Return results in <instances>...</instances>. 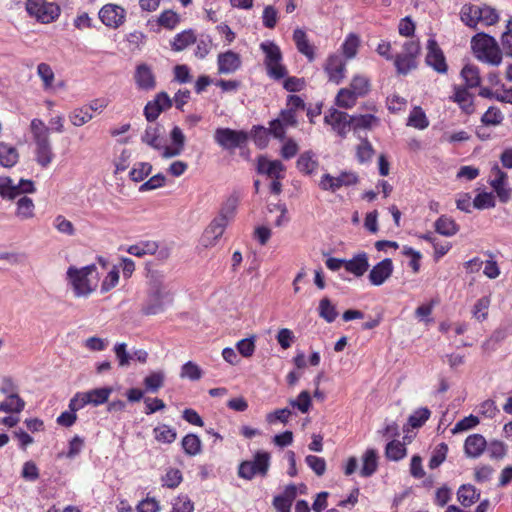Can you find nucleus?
I'll return each instance as SVG.
<instances>
[{
  "instance_id": "f257e3e1",
  "label": "nucleus",
  "mask_w": 512,
  "mask_h": 512,
  "mask_svg": "<svg viewBox=\"0 0 512 512\" xmlns=\"http://www.w3.org/2000/svg\"><path fill=\"white\" fill-rule=\"evenodd\" d=\"M460 20L464 25L471 29H477L479 24L483 26H493L500 20L498 11L487 5H475L466 3L461 7Z\"/></svg>"
},
{
  "instance_id": "f03ea898",
  "label": "nucleus",
  "mask_w": 512,
  "mask_h": 512,
  "mask_svg": "<svg viewBox=\"0 0 512 512\" xmlns=\"http://www.w3.org/2000/svg\"><path fill=\"white\" fill-rule=\"evenodd\" d=\"M471 49L474 56L481 62L498 66L502 62V51L496 39L484 32L471 38Z\"/></svg>"
},
{
  "instance_id": "7ed1b4c3",
  "label": "nucleus",
  "mask_w": 512,
  "mask_h": 512,
  "mask_svg": "<svg viewBox=\"0 0 512 512\" xmlns=\"http://www.w3.org/2000/svg\"><path fill=\"white\" fill-rule=\"evenodd\" d=\"M94 272H96V266L93 264L80 269L75 267H70L68 269L67 276L73 286L76 296L85 297L95 290L97 286V278L96 276H93Z\"/></svg>"
},
{
  "instance_id": "20e7f679",
  "label": "nucleus",
  "mask_w": 512,
  "mask_h": 512,
  "mask_svg": "<svg viewBox=\"0 0 512 512\" xmlns=\"http://www.w3.org/2000/svg\"><path fill=\"white\" fill-rule=\"evenodd\" d=\"M161 275L154 276L150 282L149 302L143 307L146 316H155L164 310V300L170 299L171 293L163 282Z\"/></svg>"
},
{
  "instance_id": "39448f33",
  "label": "nucleus",
  "mask_w": 512,
  "mask_h": 512,
  "mask_svg": "<svg viewBox=\"0 0 512 512\" xmlns=\"http://www.w3.org/2000/svg\"><path fill=\"white\" fill-rule=\"evenodd\" d=\"M271 455L266 451H257L253 460H246L238 467V476L245 480H252L255 476L265 477L269 471Z\"/></svg>"
},
{
  "instance_id": "423d86ee",
  "label": "nucleus",
  "mask_w": 512,
  "mask_h": 512,
  "mask_svg": "<svg viewBox=\"0 0 512 512\" xmlns=\"http://www.w3.org/2000/svg\"><path fill=\"white\" fill-rule=\"evenodd\" d=\"M260 48L265 53V66L270 78L280 80L287 75V69L282 65V53L274 42H263Z\"/></svg>"
},
{
  "instance_id": "0eeeda50",
  "label": "nucleus",
  "mask_w": 512,
  "mask_h": 512,
  "mask_svg": "<svg viewBox=\"0 0 512 512\" xmlns=\"http://www.w3.org/2000/svg\"><path fill=\"white\" fill-rule=\"evenodd\" d=\"M26 10L30 16L42 23H51L60 14V7L46 0H27Z\"/></svg>"
},
{
  "instance_id": "6e6552de",
  "label": "nucleus",
  "mask_w": 512,
  "mask_h": 512,
  "mask_svg": "<svg viewBox=\"0 0 512 512\" xmlns=\"http://www.w3.org/2000/svg\"><path fill=\"white\" fill-rule=\"evenodd\" d=\"M35 184L32 180L21 179L17 184L7 176H0V196L13 200L22 194L34 193Z\"/></svg>"
},
{
  "instance_id": "1a4fd4ad",
  "label": "nucleus",
  "mask_w": 512,
  "mask_h": 512,
  "mask_svg": "<svg viewBox=\"0 0 512 512\" xmlns=\"http://www.w3.org/2000/svg\"><path fill=\"white\" fill-rule=\"evenodd\" d=\"M215 142L226 150L241 148L248 141V134L243 130L217 128L214 132Z\"/></svg>"
},
{
  "instance_id": "9d476101",
  "label": "nucleus",
  "mask_w": 512,
  "mask_h": 512,
  "mask_svg": "<svg viewBox=\"0 0 512 512\" xmlns=\"http://www.w3.org/2000/svg\"><path fill=\"white\" fill-rule=\"evenodd\" d=\"M358 181V175L352 171H342L338 176L325 173L319 181V187L323 191L334 193L342 187L356 185Z\"/></svg>"
},
{
  "instance_id": "9b49d317",
  "label": "nucleus",
  "mask_w": 512,
  "mask_h": 512,
  "mask_svg": "<svg viewBox=\"0 0 512 512\" xmlns=\"http://www.w3.org/2000/svg\"><path fill=\"white\" fill-rule=\"evenodd\" d=\"M324 122L330 125L341 138H345L351 128V117L348 113L335 108L325 114Z\"/></svg>"
},
{
  "instance_id": "f8f14e48",
  "label": "nucleus",
  "mask_w": 512,
  "mask_h": 512,
  "mask_svg": "<svg viewBox=\"0 0 512 512\" xmlns=\"http://www.w3.org/2000/svg\"><path fill=\"white\" fill-rule=\"evenodd\" d=\"M99 18L105 26L116 29L125 22L126 11L119 5L106 4L99 11Z\"/></svg>"
},
{
  "instance_id": "ddd939ff",
  "label": "nucleus",
  "mask_w": 512,
  "mask_h": 512,
  "mask_svg": "<svg viewBox=\"0 0 512 512\" xmlns=\"http://www.w3.org/2000/svg\"><path fill=\"white\" fill-rule=\"evenodd\" d=\"M425 62L428 66L432 67L436 72L440 74H445L448 70L444 53L434 38H430L427 41V54Z\"/></svg>"
},
{
  "instance_id": "4468645a",
  "label": "nucleus",
  "mask_w": 512,
  "mask_h": 512,
  "mask_svg": "<svg viewBox=\"0 0 512 512\" xmlns=\"http://www.w3.org/2000/svg\"><path fill=\"white\" fill-rule=\"evenodd\" d=\"M228 223L223 218L215 217L208 227L204 230L201 243L204 247H213L222 237Z\"/></svg>"
},
{
  "instance_id": "2eb2a0df",
  "label": "nucleus",
  "mask_w": 512,
  "mask_h": 512,
  "mask_svg": "<svg viewBox=\"0 0 512 512\" xmlns=\"http://www.w3.org/2000/svg\"><path fill=\"white\" fill-rule=\"evenodd\" d=\"M324 71L329 81L339 84L345 77L346 64L340 55H330L325 63Z\"/></svg>"
},
{
  "instance_id": "dca6fc26",
  "label": "nucleus",
  "mask_w": 512,
  "mask_h": 512,
  "mask_svg": "<svg viewBox=\"0 0 512 512\" xmlns=\"http://www.w3.org/2000/svg\"><path fill=\"white\" fill-rule=\"evenodd\" d=\"M393 262L385 258L372 267L368 275L369 281L374 286L382 285L393 273Z\"/></svg>"
},
{
  "instance_id": "f3484780",
  "label": "nucleus",
  "mask_w": 512,
  "mask_h": 512,
  "mask_svg": "<svg viewBox=\"0 0 512 512\" xmlns=\"http://www.w3.org/2000/svg\"><path fill=\"white\" fill-rule=\"evenodd\" d=\"M240 55L229 50L220 53L217 58L218 73L219 74H233L241 67Z\"/></svg>"
},
{
  "instance_id": "a211bd4d",
  "label": "nucleus",
  "mask_w": 512,
  "mask_h": 512,
  "mask_svg": "<svg viewBox=\"0 0 512 512\" xmlns=\"http://www.w3.org/2000/svg\"><path fill=\"white\" fill-rule=\"evenodd\" d=\"M285 166L279 160H269L264 156L258 158L257 172L275 179H282Z\"/></svg>"
},
{
  "instance_id": "6ab92c4d",
  "label": "nucleus",
  "mask_w": 512,
  "mask_h": 512,
  "mask_svg": "<svg viewBox=\"0 0 512 512\" xmlns=\"http://www.w3.org/2000/svg\"><path fill=\"white\" fill-rule=\"evenodd\" d=\"M134 79L137 87L141 90H152L156 86V80L152 69L145 63L136 67Z\"/></svg>"
},
{
  "instance_id": "aec40b11",
  "label": "nucleus",
  "mask_w": 512,
  "mask_h": 512,
  "mask_svg": "<svg viewBox=\"0 0 512 512\" xmlns=\"http://www.w3.org/2000/svg\"><path fill=\"white\" fill-rule=\"evenodd\" d=\"M450 99L457 103L461 110L470 115L474 113V98L471 93L468 92L463 86H454V94L450 97Z\"/></svg>"
},
{
  "instance_id": "412c9836",
  "label": "nucleus",
  "mask_w": 512,
  "mask_h": 512,
  "mask_svg": "<svg viewBox=\"0 0 512 512\" xmlns=\"http://www.w3.org/2000/svg\"><path fill=\"white\" fill-rule=\"evenodd\" d=\"M35 143V161L42 168L48 167L54 159V153L50 139L36 141Z\"/></svg>"
},
{
  "instance_id": "4be33fe9",
  "label": "nucleus",
  "mask_w": 512,
  "mask_h": 512,
  "mask_svg": "<svg viewBox=\"0 0 512 512\" xmlns=\"http://www.w3.org/2000/svg\"><path fill=\"white\" fill-rule=\"evenodd\" d=\"M368 268V255L365 252H360L351 259L345 260V270L356 277L363 276Z\"/></svg>"
},
{
  "instance_id": "5701e85b",
  "label": "nucleus",
  "mask_w": 512,
  "mask_h": 512,
  "mask_svg": "<svg viewBox=\"0 0 512 512\" xmlns=\"http://www.w3.org/2000/svg\"><path fill=\"white\" fill-rule=\"evenodd\" d=\"M487 447V442L481 434L469 435L464 443V451L468 457L478 458Z\"/></svg>"
},
{
  "instance_id": "b1692460",
  "label": "nucleus",
  "mask_w": 512,
  "mask_h": 512,
  "mask_svg": "<svg viewBox=\"0 0 512 512\" xmlns=\"http://www.w3.org/2000/svg\"><path fill=\"white\" fill-rule=\"evenodd\" d=\"M141 141L155 150H161L164 142L162 137V126L159 124L147 126L141 136Z\"/></svg>"
},
{
  "instance_id": "393cba45",
  "label": "nucleus",
  "mask_w": 512,
  "mask_h": 512,
  "mask_svg": "<svg viewBox=\"0 0 512 512\" xmlns=\"http://www.w3.org/2000/svg\"><path fill=\"white\" fill-rule=\"evenodd\" d=\"M293 40L296 44L298 51L305 55L311 62L315 58L314 46L310 44L304 30L297 28L293 33Z\"/></svg>"
},
{
  "instance_id": "a878e982",
  "label": "nucleus",
  "mask_w": 512,
  "mask_h": 512,
  "mask_svg": "<svg viewBox=\"0 0 512 512\" xmlns=\"http://www.w3.org/2000/svg\"><path fill=\"white\" fill-rule=\"evenodd\" d=\"M378 468V454L373 448L367 449L362 456L360 475L364 478L372 476Z\"/></svg>"
},
{
  "instance_id": "bb28decb",
  "label": "nucleus",
  "mask_w": 512,
  "mask_h": 512,
  "mask_svg": "<svg viewBox=\"0 0 512 512\" xmlns=\"http://www.w3.org/2000/svg\"><path fill=\"white\" fill-rule=\"evenodd\" d=\"M480 498V491L471 484H463L458 488L457 499L463 507H470Z\"/></svg>"
},
{
  "instance_id": "cd10ccee",
  "label": "nucleus",
  "mask_w": 512,
  "mask_h": 512,
  "mask_svg": "<svg viewBox=\"0 0 512 512\" xmlns=\"http://www.w3.org/2000/svg\"><path fill=\"white\" fill-rule=\"evenodd\" d=\"M435 231L445 237H452L458 233L460 227L459 225L447 215H441L434 222Z\"/></svg>"
},
{
  "instance_id": "c85d7f7f",
  "label": "nucleus",
  "mask_w": 512,
  "mask_h": 512,
  "mask_svg": "<svg viewBox=\"0 0 512 512\" xmlns=\"http://www.w3.org/2000/svg\"><path fill=\"white\" fill-rule=\"evenodd\" d=\"M19 160L18 150L5 142H0V165L5 168H11Z\"/></svg>"
},
{
  "instance_id": "c756f323",
  "label": "nucleus",
  "mask_w": 512,
  "mask_h": 512,
  "mask_svg": "<svg viewBox=\"0 0 512 512\" xmlns=\"http://www.w3.org/2000/svg\"><path fill=\"white\" fill-rule=\"evenodd\" d=\"M240 201V196L238 193L234 192L223 202L220 212L218 214V218H223L226 220V223H229L237 210L238 204Z\"/></svg>"
},
{
  "instance_id": "7c9ffc66",
  "label": "nucleus",
  "mask_w": 512,
  "mask_h": 512,
  "mask_svg": "<svg viewBox=\"0 0 512 512\" xmlns=\"http://www.w3.org/2000/svg\"><path fill=\"white\" fill-rule=\"evenodd\" d=\"M461 77L465 82V88H476L480 86L481 77L479 68L472 64H466L461 70Z\"/></svg>"
},
{
  "instance_id": "2f4dec72",
  "label": "nucleus",
  "mask_w": 512,
  "mask_h": 512,
  "mask_svg": "<svg viewBox=\"0 0 512 512\" xmlns=\"http://www.w3.org/2000/svg\"><path fill=\"white\" fill-rule=\"evenodd\" d=\"M35 205L31 198L22 196L16 202V216L21 220H28L35 216Z\"/></svg>"
},
{
  "instance_id": "473e14b6",
  "label": "nucleus",
  "mask_w": 512,
  "mask_h": 512,
  "mask_svg": "<svg viewBox=\"0 0 512 512\" xmlns=\"http://www.w3.org/2000/svg\"><path fill=\"white\" fill-rule=\"evenodd\" d=\"M314 156L312 151L303 152L296 162L297 169L305 175L312 174L318 167V161Z\"/></svg>"
},
{
  "instance_id": "72a5a7b5",
  "label": "nucleus",
  "mask_w": 512,
  "mask_h": 512,
  "mask_svg": "<svg viewBox=\"0 0 512 512\" xmlns=\"http://www.w3.org/2000/svg\"><path fill=\"white\" fill-rule=\"evenodd\" d=\"M407 455V449L404 443L399 440H392L385 447V457L390 461H400Z\"/></svg>"
},
{
  "instance_id": "f704fd0d",
  "label": "nucleus",
  "mask_w": 512,
  "mask_h": 512,
  "mask_svg": "<svg viewBox=\"0 0 512 512\" xmlns=\"http://www.w3.org/2000/svg\"><path fill=\"white\" fill-rule=\"evenodd\" d=\"M112 391L113 389L111 387H101L86 391L85 394L87 397L88 404H91L93 406H99L106 403Z\"/></svg>"
},
{
  "instance_id": "c9c22d12",
  "label": "nucleus",
  "mask_w": 512,
  "mask_h": 512,
  "mask_svg": "<svg viewBox=\"0 0 512 512\" xmlns=\"http://www.w3.org/2000/svg\"><path fill=\"white\" fill-rule=\"evenodd\" d=\"M195 42L196 35L193 30L189 29L176 34L171 46L174 51H182Z\"/></svg>"
},
{
  "instance_id": "e433bc0d",
  "label": "nucleus",
  "mask_w": 512,
  "mask_h": 512,
  "mask_svg": "<svg viewBox=\"0 0 512 512\" xmlns=\"http://www.w3.org/2000/svg\"><path fill=\"white\" fill-rule=\"evenodd\" d=\"M184 452L189 456H196L202 450V443L200 438L193 433L185 435L181 441Z\"/></svg>"
},
{
  "instance_id": "4c0bfd02",
  "label": "nucleus",
  "mask_w": 512,
  "mask_h": 512,
  "mask_svg": "<svg viewBox=\"0 0 512 512\" xmlns=\"http://www.w3.org/2000/svg\"><path fill=\"white\" fill-rule=\"evenodd\" d=\"M394 65L398 74L406 75L417 67L416 58L399 53L394 58Z\"/></svg>"
},
{
  "instance_id": "58836bf2",
  "label": "nucleus",
  "mask_w": 512,
  "mask_h": 512,
  "mask_svg": "<svg viewBox=\"0 0 512 512\" xmlns=\"http://www.w3.org/2000/svg\"><path fill=\"white\" fill-rule=\"evenodd\" d=\"M351 127L354 130L358 129H371L374 125L379 123V119L372 114L364 115H350Z\"/></svg>"
},
{
  "instance_id": "ea45409f",
  "label": "nucleus",
  "mask_w": 512,
  "mask_h": 512,
  "mask_svg": "<svg viewBox=\"0 0 512 512\" xmlns=\"http://www.w3.org/2000/svg\"><path fill=\"white\" fill-rule=\"evenodd\" d=\"M352 93L359 97H364L370 91L371 84L370 80L363 75H356L352 78L350 87Z\"/></svg>"
},
{
  "instance_id": "a19ab883",
  "label": "nucleus",
  "mask_w": 512,
  "mask_h": 512,
  "mask_svg": "<svg viewBox=\"0 0 512 512\" xmlns=\"http://www.w3.org/2000/svg\"><path fill=\"white\" fill-rule=\"evenodd\" d=\"M155 439L160 443L171 444L176 440V430L166 424L159 425L153 429Z\"/></svg>"
},
{
  "instance_id": "79ce46f5",
  "label": "nucleus",
  "mask_w": 512,
  "mask_h": 512,
  "mask_svg": "<svg viewBox=\"0 0 512 512\" xmlns=\"http://www.w3.org/2000/svg\"><path fill=\"white\" fill-rule=\"evenodd\" d=\"M68 117L72 125L75 127H81L88 123L93 118V115L89 112L88 107L83 106L72 110Z\"/></svg>"
},
{
  "instance_id": "37998d69",
  "label": "nucleus",
  "mask_w": 512,
  "mask_h": 512,
  "mask_svg": "<svg viewBox=\"0 0 512 512\" xmlns=\"http://www.w3.org/2000/svg\"><path fill=\"white\" fill-rule=\"evenodd\" d=\"M407 125L419 130H423L429 126V121L421 107H414L409 115Z\"/></svg>"
},
{
  "instance_id": "c03bdc74",
  "label": "nucleus",
  "mask_w": 512,
  "mask_h": 512,
  "mask_svg": "<svg viewBox=\"0 0 512 512\" xmlns=\"http://www.w3.org/2000/svg\"><path fill=\"white\" fill-rule=\"evenodd\" d=\"M25 407V402L17 394H11L7 399L0 403V411L7 413L21 412Z\"/></svg>"
},
{
  "instance_id": "a18cd8bd",
  "label": "nucleus",
  "mask_w": 512,
  "mask_h": 512,
  "mask_svg": "<svg viewBox=\"0 0 512 512\" xmlns=\"http://www.w3.org/2000/svg\"><path fill=\"white\" fill-rule=\"evenodd\" d=\"M500 48L502 56L512 58V17L507 21L504 32L500 38Z\"/></svg>"
},
{
  "instance_id": "49530a36",
  "label": "nucleus",
  "mask_w": 512,
  "mask_h": 512,
  "mask_svg": "<svg viewBox=\"0 0 512 512\" xmlns=\"http://www.w3.org/2000/svg\"><path fill=\"white\" fill-rule=\"evenodd\" d=\"M430 416L431 411L427 407H420L409 416L407 424L413 429L420 428Z\"/></svg>"
},
{
  "instance_id": "de8ad7c7",
  "label": "nucleus",
  "mask_w": 512,
  "mask_h": 512,
  "mask_svg": "<svg viewBox=\"0 0 512 512\" xmlns=\"http://www.w3.org/2000/svg\"><path fill=\"white\" fill-rule=\"evenodd\" d=\"M37 75L42 80L44 90H49L52 88L53 82L55 80V74L49 64L44 62L38 64Z\"/></svg>"
},
{
  "instance_id": "09e8293b",
  "label": "nucleus",
  "mask_w": 512,
  "mask_h": 512,
  "mask_svg": "<svg viewBox=\"0 0 512 512\" xmlns=\"http://www.w3.org/2000/svg\"><path fill=\"white\" fill-rule=\"evenodd\" d=\"M357 98L358 96L354 95L350 88H341L336 95V105L349 109L356 104Z\"/></svg>"
},
{
  "instance_id": "8fccbe9b",
  "label": "nucleus",
  "mask_w": 512,
  "mask_h": 512,
  "mask_svg": "<svg viewBox=\"0 0 512 512\" xmlns=\"http://www.w3.org/2000/svg\"><path fill=\"white\" fill-rule=\"evenodd\" d=\"M203 371L195 362L188 361L182 365L180 371V377L182 379H189L191 381H197L202 378Z\"/></svg>"
},
{
  "instance_id": "3c124183",
  "label": "nucleus",
  "mask_w": 512,
  "mask_h": 512,
  "mask_svg": "<svg viewBox=\"0 0 512 512\" xmlns=\"http://www.w3.org/2000/svg\"><path fill=\"white\" fill-rule=\"evenodd\" d=\"M182 480V472L177 468H169L161 478L162 485L170 489L178 487Z\"/></svg>"
},
{
  "instance_id": "603ef678",
  "label": "nucleus",
  "mask_w": 512,
  "mask_h": 512,
  "mask_svg": "<svg viewBox=\"0 0 512 512\" xmlns=\"http://www.w3.org/2000/svg\"><path fill=\"white\" fill-rule=\"evenodd\" d=\"M171 512H193L194 502L186 494H179L172 502Z\"/></svg>"
},
{
  "instance_id": "864d4df0",
  "label": "nucleus",
  "mask_w": 512,
  "mask_h": 512,
  "mask_svg": "<svg viewBox=\"0 0 512 512\" xmlns=\"http://www.w3.org/2000/svg\"><path fill=\"white\" fill-rule=\"evenodd\" d=\"M359 45H360L359 37L354 33H350L346 37L344 43L342 44V51H343L344 56L347 59L354 58L357 54Z\"/></svg>"
},
{
  "instance_id": "5fc2aeb1",
  "label": "nucleus",
  "mask_w": 512,
  "mask_h": 512,
  "mask_svg": "<svg viewBox=\"0 0 512 512\" xmlns=\"http://www.w3.org/2000/svg\"><path fill=\"white\" fill-rule=\"evenodd\" d=\"M504 115L501 110L495 106H491L482 115L481 122L486 126H496L502 123Z\"/></svg>"
},
{
  "instance_id": "6e6d98bb",
  "label": "nucleus",
  "mask_w": 512,
  "mask_h": 512,
  "mask_svg": "<svg viewBox=\"0 0 512 512\" xmlns=\"http://www.w3.org/2000/svg\"><path fill=\"white\" fill-rule=\"evenodd\" d=\"M289 404L301 413H307L312 406L310 393L307 390L300 392L296 399L289 400Z\"/></svg>"
},
{
  "instance_id": "4d7b16f0",
  "label": "nucleus",
  "mask_w": 512,
  "mask_h": 512,
  "mask_svg": "<svg viewBox=\"0 0 512 512\" xmlns=\"http://www.w3.org/2000/svg\"><path fill=\"white\" fill-rule=\"evenodd\" d=\"M33 141L46 140L49 138V128L40 119H33L30 124Z\"/></svg>"
},
{
  "instance_id": "13d9d810",
  "label": "nucleus",
  "mask_w": 512,
  "mask_h": 512,
  "mask_svg": "<svg viewBox=\"0 0 512 512\" xmlns=\"http://www.w3.org/2000/svg\"><path fill=\"white\" fill-rule=\"evenodd\" d=\"M448 453V445L444 442L438 444L433 451V454L429 460V468H438L446 459Z\"/></svg>"
},
{
  "instance_id": "bf43d9fd",
  "label": "nucleus",
  "mask_w": 512,
  "mask_h": 512,
  "mask_svg": "<svg viewBox=\"0 0 512 512\" xmlns=\"http://www.w3.org/2000/svg\"><path fill=\"white\" fill-rule=\"evenodd\" d=\"M165 375L161 371L152 372L144 379V385L147 391L157 392L164 384Z\"/></svg>"
},
{
  "instance_id": "052dcab7",
  "label": "nucleus",
  "mask_w": 512,
  "mask_h": 512,
  "mask_svg": "<svg viewBox=\"0 0 512 512\" xmlns=\"http://www.w3.org/2000/svg\"><path fill=\"white\" fill-rule=\"evenodd\" d=\"M158 24L166 29H174L180 22V16L173 10H165L158 17Z\"/></svg>"
},
{
  "instance_id": "680f3d73",
  "label": "nucleus",
  "mask_w": 512,
  "mask_h": 512,
  "mask_svg": "<svg viewBox=\"0 0 512 512\" xmlns=\"http://www.w3.org/2000/svg\"><path fill=\"white\" fill-rule=\"evenodd\" d=\"M291 415L292 411L289 408L276 409L266 414V421L270 425L278 422L287 424Z\"/></svg>"
},
{
  "instance_id": "e2e57ef3",
  "label": "nucleus",
  "mask_w": 512,
  "mask_h": 512,
  "mask_svg": "<svg viewBox=\"0 0 512 512\" xmlns=\"http://www.w3.org/2000/svg\"><path fill=\"white\" fill-rule=\"evenodd\" d=\"M319 316L324 320H334L338 316L336 306L328 298H323L319 303Z\"/></svg>"
},
{
  "instance_id": "0e129e2a",
  "label": "nucleus",
  "mask_w": 512,
  "mask_h": 512,
  "mask_svg": "<svg viewBox=\"0 0 512 512\" xmlns=\"http://www.w3.org/2000/svg\"><path fill=\"white\" fill-rule=\"evenodd\" d=\"M54 228L62 234L68 235V236H74L75 235V227L73 223L66 219L63 215H57L53 221Z\"/></svg>"
},
{
  "instance_id": "69168bd1",
  "label": "nucleus",
  "mask_w": 512,
  "mask_h": 512,
  "mask_svg": "<svg viewBox=\"0 0 512 512\" xmlns=\"http://www.w3.org/2000/svg\"><path fill=\"white\" fill-rule=\"evenodd\" d=\"M152 171V165L147 162H140L130 171L129 175L132 181L140 182L144 180Z\"/></svg>"
},
{
  "instance_id": "338daca9",
  "label": "nucleus",
  "mask_w": 512,
  "mask_h": 512,
  "mask_svg": "<svg viewBox=\"0 0 512 512\" xmlns=\"http://www.w3.org/2000/svg\"><path fill=\"white\" fill-rule=\"evenodd\" d=\"M127 251L133 256L143 257L147 254H153L156 251V245L150 242L139 243L131 245Z\"/></svg>"
},
{
  "instance_id": "774afa93",
  "label": "nucleus",
  "mask_w": 512,
  "mask_h": 512,
  "mask_svg": "<svg viewBox=\"0 0 512 512\" xmlns=\"http://www.w3.org/2000/svg\"><path fill=\"white\" fill-rule=\"evenodd\" d=\"M356 155L358 161L361 163L371 160L374 155V149L367 139L362 140V142L358 145Z\"/></svg>"
}]
</instances>
